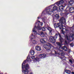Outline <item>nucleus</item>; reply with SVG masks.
Listing matches in <instances>:
<instances>
[{"label":"nucleus","mask_w":74,"mask_h":74,"mask_svg":"<svg viewBox=\"0 0 74 74\" xmlns=\"http://www.w3.org/2000/svg\"><path fill=\"white\" fill-rule=\"evenodd\" d=\"M58 34L60 37L59 40H60V42L62 44L63 42V41H62V40H63V38H62V36L60 35V34L58 32V33H56L55 36L54 37L52 36H50L49 37V40L51 42H52V43H55V42L57 38Z\"/></svg>","instance_id":"f257e3e1"},{"label":"nucleus","mask_w":74,"mask_h":74,"mask_svg":"<svg viewBox=\"0 0 74 74\" xmlns=\"http://www.w3.org/2000/svg\"><path fill=\"white\" fill-rule=\"evenodd\" d=\"M59 21L60 22L58 23L57 25H55L54 27L55 28L59 27V29H61L63 27V24L66 23V19L63 17H62L59 20Z\"/></svg>","instance_id":"f03ea898"},{"label":"nucleus","mask_w":74,"mask_h":74,"mask_svg":"<svg viewBox=\"0 0 74 74\" xmlns=\"http://www.w3.org/2000/svg\"><path fill=\"white\" fill-rule=\"evenodd\" d=\"M22 71L24 74H28L29 73V69L30 66L28 64H27L25 66V63H23L22 64Z\"/></svg>","instance_id":"7ed1b4c3"},{"label":"nucleus","mask_w":74,"mask_h":74,"mask_svg":"<svg viewBox=\"0 0 74 74\" xmlns=\"http://www.w3.org/2000/svg\"><path fill=\"white\" fill-rule=\"evenodd\" d=\"M51 47H52V45L50 44V43H48V44L45 45H43V47L46 50H49L51 48Z\"/></svg>","instance_id":"20e7f679"},{"label":"nucleus","mask_w":74,"mask_h":74,"mask_svg":"<svg viewBox=\"0 0 74 74\" xmlns=\"http://www.w3.org/2000/svg\"><path fill=\"white\" fill-rule=\"evenodd\" d=\"M38 26L36 27V29L38 30H42V31H45L46 28L45 27H42L39 26V24L38 23Z\"/></svg>","instance_id":"39448f33"},{"label":"nucleus","mask_w":74,"mask_h":74,"mask_svg":"<svg viewBox=\"0 0 74 74\" xmlns=\"http://www.w3.org/2000/svg\"><path fill=\"white\" fill-rule=\"evenodd\" d=\"M50 8H49L45 10L47 14H49V15H51V14H52L53 11L52 10L50 11Z\"/></svg>","instance_id":"423d86ee"},{"label":"nucleus","mask_w":74,"mask_h":74,"mask_svg":"<svg viewBox=\"0 0 74 74\" xmlns=\"http://www.w3.org/2000/svg\"><path fill=\"white\" fill-rule=\"evenodd\" d=\"M38 22L39 23L40 22V21L37 20L36 22L35 23L36 25L35 26V27L33 29L32 31L34 33H37V31H36V25H37V26H38V23H37Z\"/></svg>","instance_id":"0eeeda50"},{"label":"nucleus","mask_w":74,"mask_h":74,"mask_svg":"<svg viewBox=\"0 0 74 74\" xmlns=\"http://www.w3.org/2000/svg\"><path fill=\"white\" fill-rule=\"evenodd\" d=\"M47 55L44 53L40 54L39 55V57L40 59H44L45 58Z\"/></svg>","instance_id":"6e6552de"},{"label":"nucleus","mask_w":74,"mask_h":74,"mask_svg":"<svg viewBox=\"0 0 74 74\" xmlns=\"http://www.w3.org/2000/svg\"><path fill=\"white\" fill-rule=\"evenodd\" d=\"M47 29L48 30H49V34L52 35V28H51L48 27L47 28Z\"/></svg>","instance_id":"1a4fd4ad"},{"label":"nucleus","mask_w":74,"mask_h":74,"mask_svg":"<svg viewBox=\"0 0 74 74\" xmlns=\"http://www.w3.org/2000/svg\"><path fill=\"white\" fill-rule=\"evenodd\" d=\"M69 11L71 13H74V8L71 7L70 8L69 10Z\"/></svg>","instance_id":"9d476101"},{"label":"nucleus","mask_w":74,"mask_h":74,"mask_svg":"<svg viewBox=\"0 0 74 74\" xmlns=\"http://www.w3.org/2000/svg\"><path fill=\"white\" fill-rule=\"evenodd\" d=\"M64 3V1L63 0H61L59 2V3H57V5L59 7V5H62V4H63Z\"/></svg>","instance_id":"9b49d317"},{"label":"nucleus","mask_w":74,"mask_h":74,"mask_svg":"<svg viewBox=\"0 0 74 74\" xmlns=\"http://www.w3.org/2000/svg\"><path fill=\"white\" fill-rule=\"evenodd\" d=\"M35 49L36 51H40L41 50V47L39 46H36L35 47Z\"/></svg>","instance_id":"f8f14e48"},{"label":"nucleus","mask_w":74,"mask_h":74,"mask_svg":"<svg viewBox=\"0 0 74 74\" xmlns=\"http://www.w3.org/2000/svg\"><path fill=\"white\" fill-rule=\"evenodd\" d=\"M63 6L62 5H60L59 6V10L60 11H63L64 10V8H63Z\"/></svg>","instance_id":"ddd939ff"},{"label":"nucleus","mask_w":74,"mask_h":74,"mask_svg":"<svg viewBox=\"0 0 74 74\" xmlns=\"http://www.w3.org/2000/svg\"><path fill=\"white\" fill-rule=\"evenodd\" d=\"M29 52L30 53L31 55L32 56L34 55V53H35V52L33 50H31L29 51Z\"/></svg>","instance_id":"4468645a"},{"label":"nucleus","mask_w":74,"mask_h":74,"mask_svg":"<svg viewBox=\"0 0 74 74\" xmlns=\"http://www.w3.org/2000/svg\"><path fill=\"white\" fill-rule=\"evenodd\" d=\"M40 41L41 43H42V44H45V40L42 38L40 39Z\"/></svg>","instance_id":"2eb2a0df"},{"label":"nucleus","mask_w":74,"mask_h":74,"mask_svg":"<svg viewBox=\"0 0 74 74\" xmlns=\"http://www.w3.org/2000/svg\"><path fill=\"white\" fill-rule=\"evenodd\" d=\"M60 17V16H59V15L58 14H56L55 15V18L56 19H59Z\"/></svg>","instance_id":"dca6fc26"},{"label":"nucleus","mask_w":74,"mask_h":74,"mask_svg":"<svg viewBox=\"0 0 74 74\" xmlns=\"http://www.w3.org/2000/svg\"><path fill=\"white\" fill-rule=\"evenodd\" d=\"M57 9L58 7L56 6H55L53 8V11H56V10H57Z\"/></svg>","instance_id":"f3484780"},{"label":"nucleus","mask_w":74,"mask_h":74,"mask_svg":"<svg viewBox=\"0 0 74 74\" xmlns=\"http://www.w3.org/2000/svg\"><path fill=\"white\" fill-rule=\"evenodd\" d=\"M57 44L58 45V46L59 47V48H60L62 47V44L60 42H57Z\"/></svg>","instance_id":"a211bd4d"},{"label":"nucleus","mask_w":74,"mask_h":74,"mask_svg":"<svg viewBox=\"0 0 74 74\" xmlns=\"http://www.w3.org/2000/svg\"><path fill=\"white\" fill-rule=\"evenodd\" d=\"M34 62H39V58H36L34 59Z\"/></svg>","instance_id":"6ab92c4d"},{"label":"nucleus","mask_w":74,"mask_h":74,"mask_svg":"<svg viewBox=\"0 0 74 74\" xmlns=\"http://www.w3.org/2000/svg\"><path fill=\"white\" fill-rule=\"evenodd\" d=\"M65 48H66V49H67V47L65 46H64L63 47H62V49H63V50H64L65 51H67V50L65 49Z\"/></svg>","instance_id":"aec40b11"},{"label":"nucleus","mask_w":74,"mask_h":74,"mask_svg":"<svg viewBox=\"0 0 74 74\" xmlns=\"http://www.w3.org/2000/svg\"><path fill=\"white\" fill-rule=\"evenodd\" d=\"M69 3L71 5H72V4H73V0H71L69 1Z\"/></svg>","instance_id":"412c9836"},{"label":"nucleus","mask_w":74,"mask_h":74,"mask_svg":"<svg viewBox=\"0 0 74 74\" xmlns=\"http://www.w3.org/2000/svg\"><path fill=\"white\" fill-rule=\"evenodd\" d=\"M65 72L66 73H68V74H70L71 73V71L69 70H66L65 71Z\"/></svg>","instance_id":"4be33fe9"},{"label":"nucleus","mask_w":74,"mask_h":74,"mask_svg":"<svg viewBox=\"0 0 74 74\" xmlns=\"http://www.w3.org/2000/svg\"><path fill=\"white\" fill-rule=\"evenodd\" d=\"M41 36L42 37H44L45 36V34L44 33H43V32H42L41 33Z\"/></svg>","instance_id":"5701e85b"},{"label":"nucleus","mask_w":74,"mask_h":74,"mask_svg":"<svg viewBox=\"0 0 74 74\" xmlns=\"http://www.w3.org/2000/svg\"><path fill=\"white\" fill-rule=\"evenodd\" d=\"M65 57V56H64L62 57H60L61 59H62V61H64V60H66V59H63V58H64Z\"/></svg>","instance_id":"b1692460"},{"label":"nucleus","mask_w":74,"mask_h":74,"mask_svg":"<svg viewBox=\"0 0 74 74\" xmlns=\"http://www.w3.org/2000/svg\"><path fill=\"white\" fill-rule=\"evenodd\" d=\"M36 42L37 41H36V40H34L32 42V43H33L34 44H36Z\"/></svg>","instance_id":"393cba45"},{"label":"nucleus","mask_w":74,"mask_h":74,"mask_svg":"<svg viewBox=\"0 0 74 74\" xmlns=\"http://www.w3.org/2000/svg\"><path fill=\"white\" fill-rule=\"evenodd\" d=\"M69 62H70V63H71V64H73V61H72V60H69Z\"/></svg>","instance_id":"a878e982"},{"label":"nucleus","mask_w":74,"mask_h":74,"mask_svg":"<svg viewBox=\"0 0 74 74\" xmlns=\"http://www.w3.org/2000/svg\"><path fill=\"white\" fill-rule=\"evenodd\" d=\"M70 45L71 46H72V47H73V46H74V45H73V42H72L71 44H70Z\"/></svg>","instance_id":"bb28decb"},{"label":"nucleus","mask_w":74,"mask_h":74,"mask_svg":"<svg viewBox=\"0 0 74 74\" xmlns=\"http://www.w3.org/2000/svg\"><path fill=\"white\" fill-rule=\"evenodd\" d=\"M68 11L67 10H65V12L66 14L68 13Z\"/></svg>","instance_id":"cd10ccee"},{"label":"nucleus","mask_w":74,"mask_h":74,"mask_svg":"<svg viewBox=\"0 0 74 74\" xmlns=\"http://www.w3.org/2000/svg\"><path fill=\"white\" fill-rule=\"evenodd\" d=\"M23 63H24L25 64V66H26V65H25V63H26V60H24L23 62L22 63V64H23Z\"/></svg>","instance_id":"c85d7f7f"},{"label":"nucleus","mask_w":74,"mask_h":74,"mask_svg":"<svg viewBox=\"0 0 74 74\" xmlns=\"http://www.w3.org/2000/svg\"><path fill=\"white\" fill-rule=\"evenodd\" d=\"M65 42L66 44V45H68V43H67V41L65 40Z\"/></svg>","instance_id":"c756f323"},{"label":"nucleus","mask_w":74,"mask_h":74,"mask_svg":"<svg viewBox=\"0 0 74 74\" xmlns=\"http://www.w3.org/2000/svg\"><path fill=\"white\" fill-rule=\"evenodd\" d=\"M54 51L55 52V54H56V55H57L58 54V52L57 51H56L55 50H54Z\"/></svg>","instance_id":"7c9ffc66"},{"label":"nucleus","mask_w":74,"mask_h":74,"mask_svg":"<svg viewBox=\"0 0 74 74\" xmlns=\"http://www.w3.org/2000/svg\"><path fill=\"white\" fill-rule=\"evenodd\" d=\"M61 56H64V53H61Z\"/></svg>","instance_id":"2f4dec72"},{"label":"nucleus","mask_w":74,"mask_h":74,"mask_svg":"<svg viewBox=\"0 0 74 74\" xmlns=\"http://www.w3.org/2000/svg\"><path fill=\"white\" fill-rule=\"evenodd\" d=\"M61 56H64V53H61Z\"/></svg>","instance_id":"473e14b6"},{"label":"nucleus","mask_w":74,"mask_h":74,"mask_svg":"<svg viewBox=\"0 0 74 74\" xmlns=\"http://www.w3.org/2000/svg\"><path fill=\"white\" fill-rule=\"evenodd\" d=\"M34 56H32V57H31V58L32 59H33L34 58Z\"/></svg>","instance_id":"72a5a7b5"},{"label":"nucleus","mask_w":74,"mask_h":74,"mask_svg":"<svg viewBox=\"0 0 74 74\" xmlns=\"http://www.w3.org/2000/svg\"><path fill=\"white\" fill-rule=\"evenodd\" d=\"M71 73L72 74H74V72L73 71Z\"/></svg>","instance_id":"f704fd0d"},{"label":"nucleus","mask_w":74,"mask_h":74,"mask_svg":"<svg viewBox=\"0 0 74 74\" xmlns=\"http://www.w3.org/2000/svg\"><path fill=\"white\" fill-rule=\"evenodd\" d=\"M45 12V11H43L42 12V14H44V12Z\"/></svg>","instance_id":"c9c22d12"},{"label":"nucleus","mask_w":74,"mask_h":74,"mask_svg":"<svg viewBox=\"0 0 74 74\" xmlns=\"http://www.w3.org/2000/svg\"><path fill=\"white\" fill-rule=\"evenodd\" d=\"M40 17H38V19H40Z\"/></svg>","instance_id":"e433bc0d"},{"label":"nucleus","mask_w":74,"mask_h":74,"mask_svg":"<svg viewBox=\"0 0 74 74\" xmlns=\"http://www.w3.org/2000/svg\"><path fill=\"white\" fill-rule=\"evenodd\" d=\"M66 38H67V39L69 38H68V36H66Z\"/></svg>","instance_id":"4c0bfd02"},{"label":"nucleus","mask_w":74,"mask_h":74,"mask_svg":"<svg viewBox=\"0 0 74 74\" xmlns=\"http://www.w3.org/2000/svg\"><path fill=\"white\" fill-rule=\"evenodd\" d=\"M30 74H33L32 72H31Z\"/></svg>","instance_id":"58836bf2"},{"label":"nucleus","mask_w":74,"mask_h":74,"mask_svg":"<svg viewBox=\"0 0 74 74\" xmlns=\"http://www.w3.org/2000/svg\"><path fill=\"white\" fill-rule=\"evenodd\" d=\"M53 21H54V20H55V18H53Z\"/></svg>","instance_id":"ea45409f"},{"label":"nucleus","mask_w":74,"mask_h":74,"mask_svg":"<svg viewBox=\"0 0 74 74\" xmlns=\"http://www.w3.org/2000/svg\"><path fill=\"white\" fill-rule=\"evenodd\" d=\"M67 40H69V38H67Z\"/></svg>","instance_id":"a19ab883"},{"label":"nucleus","mask_w":74,"mask_h":74,"mask_svg":"<svg viewBox=\"0 0 74 74\" xmlns=\"http://www.w3.org/2000/svg\"><path fill=\"white\" fill-rule=\"evenodd\" d=\"M29 58V57H27V59H29V58Z\"/></svg>","instance_id":"79ce46f5"},{"label":"nucleus","mask_w":74,"mask_h":74,"mask_svg":"<svg viewBox=\"0 0 74 74\" xmlns=\"http://www.w3.org/2000/svg\"><path fill=\"white\" fill-rule=\"evenodd\" d=\"M74 26H72V27H74Z\"/></svg>","instance_id":"37998d69"}]
</instances>
